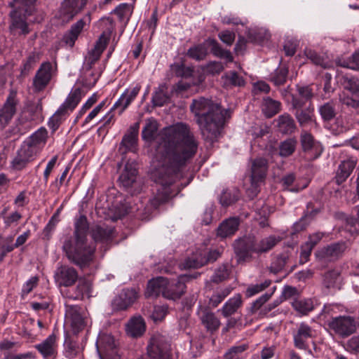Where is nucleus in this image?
<instances>
[{"instance_id":"nucleus-1","label":"nucleus","mask_w":359,"mask_h":359,"mask_svg":"<svg viewBox=\"0 0 359 359\" xmlns=\"http://www.w3.org/2000/svg\"><path fill=\"white\" fill-rule=\"evenodd\" d=\"M198 147V141L185 123H180L163 130L150 172L151 180L160 185L149 201L154 208L177 196L187 184L175 183L183 177V169L196 155Z\"/></svg>"},{"instance_id":"nucleus-2","label":"nucleus","mask_w":359,"mask_h":359,"mask_svg":"<svg viewBox=\"0 0 359 359\" xmlns=\"http://www.w3.org/2000/svg\"><path fill=\"white\" fill-rule=\"evenodd\" d=\"M190 109L196 118L203 140L211 144L217 142L226 116L229 117V110L222 109L219 104L203 97L194 99Z\"/></svg>"},{"instance_id":"nucleus-3","label":"nucleus","mask_w":359,"mask_h":359,"mask_svg":"<svg viewBox=\"0 0 359 359\" xmlns=\"http://www.w3.org/2000/svg\"><path fill=\"white\" fill-rule=\"evenodd\" d=\"M88 230L87 217L80 215L75 221L73 236L67 238L62 245L68 260L82 271L89 268L95 259L96 246L88 243Z\"/></svg>"},{"instance_id":"nucleus-4","label":"nucleus","mask_w":359,"mask_h":359,"mask_svg":"<svg viewBox=\"0 0 359 359\" xmlns=\"http://www.w3.org/2000/svg\"><path fill=\"white\" fill-rule=\"evenodd\" d=\"M233 248L238 264L251 262L253 254L257 255L256 236L249 234L236 239L233 243Z\"/></svg>"},{"instance_id":"nucleus-5","label":"nucleus","mask_w":359,"mask_h":359,"mask_svg":"<svg viewBox=\"0 0 359 359\" xmlns=\"http://www.w3.org/2000/svg\"><path fill=\"white\" fill-rule=\"evenodd\" d=\"M269 169L268 161L262 157H258L251 161L250 165V188L248 189L249 196L253 198L259 193L260 183L264 182Z\"/></svg>"},{"instance_id":"nucleus-6","label":"nucleus","mask_w":359,"mask_h":359,"mask_svg":"<svg viewBox=\"0 0 359 359\" xmlns=\"http://www.w3.org/2000/svg\"><path fill=\"white\" fill-rule=\"evenodd\" d=\"M329 329L341 338H346L355 332L357 322L350 316H339L327 320Z\"/></svg>"},{"instance_id":"nucleus-7","label":"nucleus","mask_w":359,"mask_h":359,"mask_svg":"<svg viewBox=\"0 0 359 359\" xmlns=\"http://www.w3.org/2000/svg\"><path fill=\"white\" fill-rule=\"evenodd\" d=\"M170 345L164 337L160 334L154 335L147 346V355L140 359H168Z\"/></svg>"},{"instance_id":"nucleus-8","label":"nucleus","mask_w":359,"mask_h":359,"mask_svg":"<svg viewBox=\"0 0 359 359\" xmlns=\"http://www.w3.org/2000/svg\"><path fill=\"white\" fill-rule=\"evenodd\" d=\"M346 248L345 242L333 243L317 250L315 256L321 264L335 262L342 257Z\"/></svg>"},{"instance_id":"nucleus-9","label":"nucleus","mask_w":359,"mask_h":359,"mask_svg":"<svg viewBox=\"0 0 359 359\" xmlns=\"http://www.w3.org/2000/svg\"><path fill=\"white\" fill-rule=\"evenodd\" d=\"M30 15L18 13L17 11H11L9 13L8 29L11 34L19 36H27L30 33L31 29L27 22Z\"/></svg>"},{"instance_id":"nucleus-10","label":"nucleus","mask_w":359,"mask_h":359,"mask_svg":"<svg viewBox=\"0 0 359 359\" xmlns=\"http://www.w3.org/2000/svg\"><path fill=\"white\" fill-rule=\"evenodd\" d=\"M19 101L17 98V93L11 90L8 95L6 102L0 108V127L4 128L7 126L16 113V107Z\"/></svg>"},{"instance_id":"nucleus-11","label":"nucleus","mask_w":359,"mask_h":359,"mask_svg":"<svg viewBox=\"0 0 359 359\" xmlns=\"http://www.w3.org/2000/svg\"><path fill=\"white\" fill-rule=\"evenodd\" d=\"M55 279L59 286L71 287L79 279V273L76 269L68 265L58 267L55 273Z\"/></svg>"},{"instance_id":"nucleus-12","label":"nucleus","mask_w":359,"mask_h":359,"mask_svg":"<svg viewBox=\"0 0 359 359\" xmlns=\"http://www.w3.org/2000/svg\"><path fill=\"white\" fill-rule=\"evenodd\" d=\"M52 65L50 62H43L33 79L34 91L43 90L49 83L52 77Z\"/></svg>"},{"instance_id":"nucleus-13","label":"nucleus","mask_w":359,"mask_h":359,"mask_svg":"<svg viewBox=\"0 0 359 359\" xmlns=\"http://www.w3.org/2000/svg\"><path fill=\"white\" fill-rule=\"evenodd\" d=\"M136 299L137 292L134 289H123L114 298L111 306L114 311L126 310Z\"/></svg>"},{"instance_id":"nucleus-14","label":"nucleus","mask_w":359,"mask_h":359,"mask_svg":"<svg viewBox=\"0 0 359 359\" xmlns=\"http://www.w3.org/2000/svg\"><path fill=\"white\" fill-rule=\"evenodd\" d=\"M36 154V151L30 149L28 144H22L20 149L18 151L16 156L11 161L12 168L16 170L23 169L34 158Z\"/></svg>"},{"instance_id":"nucleus-15","label":"nucleus","mask_w":359,"mask_h":359,"mask_svg":"<svg viewBox=\"0 0 359 359\" xmlns=\"http://www.w3.org/2000/svg\"><path fill=\"white\" fill-rule=\"evenodd\" d=\"M314 334L315 332L311 327L305 323H301L293 336L294 346L299 349H307V341L314 337Z\"/></svg>"},{"instance_id":"nucleus-16","label":"nucleus","mask_w":359,"mask_h":359,"mask_svg":"<svg viewBox=\"0 0 359 359\" xmlns=\"http://www.w3.org/2000/svg\"><path fill=\"white\" fill-rule=\"evenodd\" d=\"M240 224L238 217H231L223 220L216 229L217 236L222 239L231 237L238 230Z\"/></svg>"},{"instance_id":"nucleus-17","label":"nucleus","mask_w":359,"mask_h":359,"mask_svg":"<svg viewBox=\"0 0 359 359\" xmlns=\"http://www.w3.org/2000/svg\"><path fill=\"white\" fill-rule=\"evenodd\" d=\"M87 0H64L60 8V15L68 20H72L86 6Z\"/></svg>"},{"instance_id":"nucleus-18","label":"nucleus","mask_w":359,"mask_h":359,"mask_svg":"<svg viewBox=\"0 0 359 359\" xmlns=\"http://www.w3.org/2000/svg\"><path fill=\"white\" fill-rule=\"evenodd\" d=\"M42 109L41 99L28 102L19 118V121L25 123L38 120L41 116Z\"/></svg>"},{"instance_id":"nucleus-19","label":"nucleus","mask_w":359,"mask_h":359,"mask_svg":"<svg viewBox=\"0 0 359 359\" xmlns=\"http://www.w3.org/2000/svg\"><path fill=\"white\" fill-rule=\"evenodd\" d=\"M184 279L186 276H179L175 282L170 283L168 281L163 291V297L171 300L179 299L185 292L186 285L183 283Z\"/></svg>"},{"instance_id":"nucleus-20","label":"nucleus","mask_w":359,"mask_h":359,"mask_svg":"<svg viewBox=\"0 0 359 359\" xmlns=\"http://www.w3.org/2000/svg\"><path fill=\"white\" fill-rule=\"evenodd\" d=\"M101 359H111V355L116 353L114 339L111 335L101 337L97 344ZM114 359H118L116 356Z\"/></svg>"},{"instance_id":"nucleus-21","label":"nucleus","mask_w":359,"mask_h":359,"mask_svg":"<svg viewBox=\"0 0 359 359\" xmlns=\"http://www.w3.org/2000/svg\"><path fill=\"white\" fill-rule=\"evenodd\" d=\"M66 317L70 318L71 325L74 333H77L84 328L85 320L80 313L79 306L67 305Z\"/></svg>"},{"instance_id":"nucleus-22","label":"nucleus","mask_w":359,"mask_h":359,"mask_svg":"<svg viewBox=\"0 0 359 359\" xmlns=\"http://www.w3.org/2000/svg\"><path fill=\"white\" fill-rule=\"evenodd\" d=\"M145 330L146 324L141 316L131 318L126 325V334L133 338L140 337L145 332Z\"/></svg>"},{"instance_id":"nucleus-23","label":"nucleus","mask_w":359,"mask_h":359,"mask_svg":"<svg viewBox=\"0 0 359 359\" xmlns=\"http://www.w3.org/2000/svg\"><path fill=\"white\" fill-rule=\"evenodd\" d=\"M137 175V170L135 164L128 162L125 165V168L119 176L118 180L124 188L128 189L136 182Z\"/></svg>"},{"instance_id":"nucleus-24","label":"nucleus","mask_w":359,"mask_h":359,"mask_svg":"<svg viewBox=\"0 0 359 359\" xmlns=\"http://www.w3.org/2000/svg\"><path fill=\"white\" fill-rule=\"evenodd\" d=\"M140 88L141 86L140 85H137L131 90L130 92H129L128 89H126L121 95L119 99L115 102L111 109L114 110L121 107L119 111V114L121 115L137 97L140 90Z\"/></svg>"},{"instance_id":"nucleus-25","label":"nucleus","mask_w":359,"mask_h":359,"mask_svg":"<svg viewBox=\"0 0 359 359\" xmlns=\"http://www.w3.org/2000/svg\"><path fill=\"white\" fill-rule=\"evenodd\" d=\"M92 283L84 278L78 279V283L74 289V294L71 297L74 299H83L85 297L90 298L92 296Z\"/></svg>"},{"instance_id":"nucleus-26","label":"nucleus","mask_w":359,"mask_h":359,"mask_svg":"<svg viewBox=\"0 0 359 359\" xmlns=\"http://www.w3.org/2000/svg\"><path fill=\"white\" fill-rule=\"evenodd\" d=\"M355 165L356 161L353 159L342 161L339 165L335 176L336 183L339 185L344 182L350 176Z\"/></svg>"},{"instance_id":"nucleus-27","label":"nucleus","mask_w":359,"mask_h":359,"mask_svg":"<svg viewBox=\"0 0 359 359\" xmlns=\"http://www.w3.org/2000/svg\"><path fill=\"white\" fill-rule=\"evenodd\" d=\"M281 239L279 236L271 235L260 240L256 238L257 255H259L271 250Z\"/></svg>"},{"instance_id":"nucleus-28","label":"nucleus","mask_w":359,"mask_h":359,"mask_svg":"<svg viewBox=\"0 0 359 359\" xmlns=\"http://www.w3.org/2000/svg\"><path fill=\"white\" fill-rule=\"evenodd\" d=\"M168 285V279L163 277H157L149 281L146 295L147 297H158L160 294L163 296V291Z\"/></svg>"},{"instance_id":"nucleus-29","label":"nucleus","mask_w":359,"mask_h":359,"mask_svg":"<svg viewBox=\"0 0 359 359\" xmlns=\"http://www.w3.org/2000/svg\"><path fill=\"white\" fill-rule=\"evenodd\" d=\"M277 128L278 131L284 135L293 133L296 130V124L293 118L288 114L279 116L277 119Z\"/></svg>"},{"instance_id":"nucleus-30","label":"nucleus","mask_w":359,"mask_h":359,"mask_svg":"<svg viewBox=\"0 0 359 359\" xmlns=\"http://www.w3.org/2000/svg\"><path fill=\"white\" fill-rule=\"evenodd\" d=\"M114 229L111 227L96 225L91 229V236L95 242L107 243L113 238Z\"/></svg>"},{"instance_id":"nucleus-31","label":"nucleus","mask_w":359,"mask_h":359,"mask_svg":"<svg viewBox=\"0 0 359 359\" xmlns=\"http://www.w3.org/2000/svg\"><path fill=\"white\" fill-rule=\"evenodd\" d=\"M201 320L206 330L210 332L217 331L221 324L220 320L216 316V315L213 312L209 311L208 309H205L202 311Z\"/></svg>"},{"instance_id":"nucleus-32","label":"nucleus","mask_w":359,"mask_h":359,"mask_svg":"<svg viewBox=\"0 0 359 359\" xmlns=\"http://www.w3.org/2000/svg\"><path fill=\"white\" fill-rule=\"evenodd\" d=\"M81 100V90L79 88L71 91L65 102L59 108L60 111L65 114L68 111H72Z\"/></svg>"},{"instance_id":"nucleus-33","label":"nucleus","mask_w":359,"mask_h":359,"mask_svg":"<svg viewBox=\"0 0 359 359\" xmlns=\"http://www.w3.org/2000/svg\"><path fill=\"white\" fill-rule=\"evenodd\" d=\"M85 24L86 22L83 19H80L76 23L73 24L69 32L63 36V41L70 47H73L79 35L82 32Z\"/></svg>"},{"instance_id":"nucleus-34","label":"nucleus","mask_w":359,"mask_h":359,"mask_svg":"<svg viewBox=\"0 0 359 359\" xmlns=\"http://www.w3.org/2000/svg\"><path fill=\"white\" fill-rule=\"evenodd\" d=\"M48 137V132L43 127L40 128L33 133L23 144H28L30 149L37 152V146L45 144Z\"/></svg>"},{"instance_id":"nucleus-35","label":"nucleus","mask_w":359,"mask_h":359,"mask_svg":"<svg viewBox=\"0 0 359 359\" xmlns=\"http://www.w3.org/2000/svg\"><path fill=\"white\" fill-rule=\"evenodd\" d=\"M36 0H13L9 3L12 8L11 11H17L18 13L32 15Z\"/></svg>"},{"instance_id":"nucleus-36","label":"nucleus","mask_w":359,"mask_h":359,"mask_svg":"<svg viewBox=\"0 0 359 359\" xmlns=\"http://www.w3.org/2000/svg\"><path fill=\"white\" fill-rule=\"evenodd\" d=\"M243 304L242 296L241 294H236L230 298L222 306L221 309L224 317L228 318L234 314Z\"/></svg>"},{"instance_id":"nucleus-37","label":"nucleus","mask_w":359,"mask_h":359,"mask_svg":"<svg viewBox=\"0 0 359 359\" xmlns=\"http://www.w3.org/2000/svg\"><path fill=\"white\" fill-rule=\"evenodd\" d=\"M36 348L44 358L54 356L56 353L55 336H48L41 344L36 345Z\"/></svg>"},{"instance_id":"nucleus-38","label":"nucleus","mask_w":359,"mask_h":359,"mask_svg":"<svg viewBox=\"0 0 359 359\" xmlns=\"http://www.w3.org/2000/svg\"><path fill=\"white\" fill-rule=\"evenodd\" d=\"M206 43H208V47H211V53L215 56L226 59L228 62H232L233 61L231 53L229 50L223 49L215 39L208 38L206 39Z\"/></svg>"},{"instance_id":"nucleus-39","label":"nucleus","mask_w":359,"mask_h":359,"mask_svg":"<svg viewBox=\"0 0 359 359\" xmlns=\"http://www.w3.org/2000/svg\"><path fill=\"white\" fill-rule=\"evenodd\" d=\"M314 108L311 102L303 109L294 111V116L300 126H304L313 121Z\"/></svg>"},{"instance_id":"nucleus-40","label":"nucleus","mask_w":359,"mask_h":359,"mask_svg":"<svg viewBox=\"0 0 359 359\" xmlns=\"http://www.w3.org/2000/svg\"><path fill=\"white\" fill-rule=\"evenodd\" d=\"M222 79L224 80V86L226 88L243 87L246 83L243 77L235 71L226 72L222 76Z\"/></svg>"},{"instance_id":"nucleus-41","label":"nucleus","mask_w":359,"mask_h":359,"mask_svg":"<svg viewBox=\"0 0 359 359\" xmlns=\"http://www.w3.org/2000/svg\"><path fill=\"white\" fill-rule=\"evenodd\" d=\"M208 43L206 40L203 43L191 47L187 51V56L196 61H201L205 59L208 54Z\"/></svg>"},{"instance_id":"nucleus-42","label":"nucleus","mask_w":359,"mask_h":359,"mask_svg":"<svg viewBox=\"0 0 359 359\" xmlns=\"http://www.w3.org/2000/svg\"><path fill=\"white\" fill-rule=\"evenodd\" d=\"M341 84L344 90L351 93L355 97H359V79L353 76L345 75L341 79Z\"/></svg>"},{"instance_id":"nucleus-43","label":"nucleus","mask_w":359,"mask_h":359,"mask_svg":"<svg viewBox=\"0 0 359 359\" xmlns=\"http://www.w3.org/2000/svg\"><path fill=\"white\" fill-rule=\"evenodd\" d=\"M318 111L323 121L329 122L334 119L337 114L336 104L333 100L320 106Z\"/></svg>"},{"instance_id":"nucleus-44","label":"nucleus","mask_w":359,"mask_h":359,"mask_svg":"<svg viewBox=\"0 0 359 359\" xmlns=\"http://www.w3.org/2000/svg\"><path fill=\"white\" fill-rule=\"evenodd\" d=\"M281 103L279 101L267 97L264 98L262 111L266 117L271 118L278 114L280 110Z\"/></svg>"},{"instance_id":"nucleus-45","label":"nucleus","mask_w":359,"mask_h":359,"mask_svg":"<svg viewBox=\"0 0 359 359\" xmlns=\"http://www.w3.org/2000/svg\"><path fill=\"white\" fill-rule=\"evenodd\" d=\"M300 143L302 149L305 153H310L314 149L317 150L318 147L314 137L310 133L306 130H302L301 133Z\"/></svg>"},{"instance_id":"nucleus-46","label":"nucleus","mask_w":359,"mask_h":359,"mask_svg":"<svg viewBox=\"0 0 359 359\" xmlns=\"http://www.w3.org/2000/svg\"><path fill=\"white\" fill-rule=\"evenodd\" d=\"M290 254L288 252H283L277 255L272 261L269 270L271 273H278L281 271L290 262Z\"/></svg>"},{"instance_id":"nucleus-47","label":"nucleus","mask_w":359,"mask_h":359,"mask_svg":"<svg viewBox=\"0 0 359 359\" xmlns=\"http://www.w3.org/2000/svg\"><path fill=\"white\" fill-rule=\"evenodd\" d=\"M170 100L168 94V87L165 84H161L152 96L151 102L155 107H162Z\"/></svg>"},{"instance_id":"nucleus-48","label":"nucleus","mask_w":359,"mask_h":359,"mask_svg":"<svg viewBox=\"0 0 359 359\" xmlns=\"http://www.w3.org/2000/svg\"><path fill=\"white\" fill-rule=\"evenodd\" d=\"M206 264L204 252L196 251L192 256L188 257L184 262V267L188 269H198Z\"/></svg>"},{"instance_id":"nucleus-49","label":"nucleus","mask_w":359,"mask_h":359,"mask_svg":"<svg viewBox=\"0 0 359 359\" xmlns=\"http://www.w3.org/2000/svg\"><path fill=\"white\" fill-rule=\"evenodd\" d=\"M231 287L217 288L209 299L208 304L212 308L217 307L231 292Z\"/></svg>"},{"instance_id":"nucleus-50","label":"nucleus","mask_w":359,"mask_h":359,"mask_svg":"<svg viewBox=\"0 0 359 359\" xmlns=\"http://www.w3.org/2000/svg\"><path fill=\"white\" fill-rule=\"evenodd\" d=\"M297 144V140L292 137L280 142L278 146L279 155L284 158L290 156L294 152Z\"/></svg>"},{"instance_id":"nucleus-51","label":"nucleus","mask_w":359,"mask_h":359,"mask_svg":"<svg viewBox=\"0 0 359 359\" xmlns=\"http://www.w3.org/2000/svg\"><path fill=\"white\" fill-rule=\"evenodd\" d=\"M158 131V123L154 119H149L142 131L143 140L151 142L155 139Z\"/></svg>"},{"instance_id":"nucleus-52","label":"nucleus","mask_w":359,"mask_h":359,"mask_svg":"<svg viewBox=\"0 0 359 359\" xmlns=\"http://www.w3.org/2000/svg\"><path fill=\"white\" fill-rule=\"evenodd\" d=\"M293 309L302 315H306L313 309V304L310 299H295L292 303Z\"/></svg>"},{"instance_id":"nucleus-53","label":"nucleus","mask_w":359,"mask_h":359,"mask_svg":"<svg viewBox=\"0 0 359 359\" xmlns=\"http://www.w3.org/2000/svg\"><path fill=\"white\" fill-rule=\"evenodd\" d=\"M296 179L295 175L292 172L288 173L284 175L281 178V184L285 189H287L292 192H299L307 187V184H304L302 187H299L298 184H295L294 187H290L294 182Z\"/></svg>"},{"instance_id":"nucleus-54","label":"nucleus","mask_w":359,"mask_h":359,"mask_svg":"<svg viewBox=\"0 0 359 359\" xmlns=\"http://www.w3.org/2000/svg\"><path fill=\"white\" fill-rule=\"evenodd\" d=\"M134 6L133 4L126 3L119 4L114 10L116 14L121 21L126 20L128 21L133 12Z\"/></svg>"},{"instance_id":"nucleus-55","label":"nucleus","mask_w":359,"mask_h":359,"mask_svg":"<svg viewBox=\"0 0 359 359\" xmlns=\"http://www.w3.org/2000/svg\"><path fill=\"white\" fill-rule=\"evenodd\" d=\"M275 290L276 287H273V291L271 292H266L257 299L255 302H253L251 306L248 309V313L250 315H254L256 313L258 314L263 305L271 297Z\"/></svg>"},{"instance_id":"nucleus-56","label":"nucleus","mask_w":359,"mask_h":359,"mask_svg":"<svg viewBox=\"0 0 359 359\" xmlns=\"http://www.w3.org/2000/svg\"><path fill=\"white\" fill-rule=\"evenodd\" d=\"M240 194L238 189L226 190L220 196L219 201L223 206H229L236 203L239 198Z\"/></svg>"},{"instance_id":"nucleus-57","label":"nucleus","mask_w":359,"mask_h":359,"mask_svg":"<svg viewBox=\"0 0 359 359\" xmlns=\"http://www.w3.org/2000/svg\"><path fill=\"white\" fill-rule=\"evenodd\" d=\"M339 100L342 105L346 106L347 108L354 109L359 113V97L342 93L339 95Z\"/></svg>"},{"instance_id":"nucleus-58","label":"nucleus","mask_w":359,"mask_h":359,"mask_svg":"<svg viewBox=\"0 0 359 359\" xmlns=\"http://www.w3.org/2000/svg\"><path fill=\"white\" fill-rule=\"evenodd\" d=\"M288 74V69L285 67L277 68L271 75L270 81L275 86H279L283 85L286 81Z\"/></svg>"},{"instance_id":"nucleus-59","label":"nucleus","mask_w":359,"mask_h":359,"mask_svg":"<svg viewBox=\"0 0 359 359\" xmlns=\"http://www.w3.org/2000/svg\"><path fill=\"white\" fill-rule=\"evenodd\" d=\"M305 54L307 58L316 65L320 66L323 69H328L331 67L327 60L325 59L313 50H306Z\"/></svg>"},{"instance_id":"nucleus-60","label":"nucleus","mask_w":359,"mask_h":359,"mask_svg":"<svg viewBox=\"0 0 359 359\" xmlns=\"http://www.w3.org/2000/svg\"><path fill=\"white\" fill-rule=\"evenodd\" d=\"M248 344H243L238 346L231 347L224 354L225 359H243L241 354L248 348Z\"/></svg>"},{"instance_id":"nucleus-61","label":"nucleus","mask_w":359,"mask_h":359,"mask_svg":"<svg viewBox=\"0 0 359 359\" xmlns=\"http://www.w3.org/2000/svg\"><path fill=\"white\" fill-rule=\"evenodd\" d=\"M229 276V270L226 265L219 266L211 277L210 280L215 283H219L228 279Z\"/></svg>"},{"instance_id":"nucleus-62","label":"nucleus","mask_w":359,"mask_h":359,"mask_svg":"<svg viewBox=\"0 0 359 359\" xmlns=\"http://www.w3.org/2000/svg\"><path fill=\"white\" fill-rule=\"evenodd\" d=\"M271 284V280H266L263 283H257L255 285H250L248 286L245 291V296L247 297H251L262 291H264L266 288L269 287Z\"/></svg>"},{"instance_id":"nucleus-63","label":"nucleus","mask_w":359,"mask_h":359,"mask_svg":"<svg viewBox=\"0 0 359 359\" xmlns=\"http://www.w3.org/2000/svg\"><path fill=\"white\" fill-rule=\"evenodd\" d=\"M13 242V236L6 237L2 243L0 245V263H1L7 254L11 252L15 248L12 245Z\"/></svg>"},{"instance_id":"nucleus-64","label":"nucleus","mask_w":359,"mask_h":359,"mask_svg":"<svg viewBox=\"0 0 359 359\" xmlns=\"http://www.w3.org/2000/svg\"><path fill=\"white\" fill-rule=\"evenodd\" d=\"M339 276V273L337 270H331L326 272L324 275L323 285L327 288L334 287Z\"/></svg>"}]
</instances>
